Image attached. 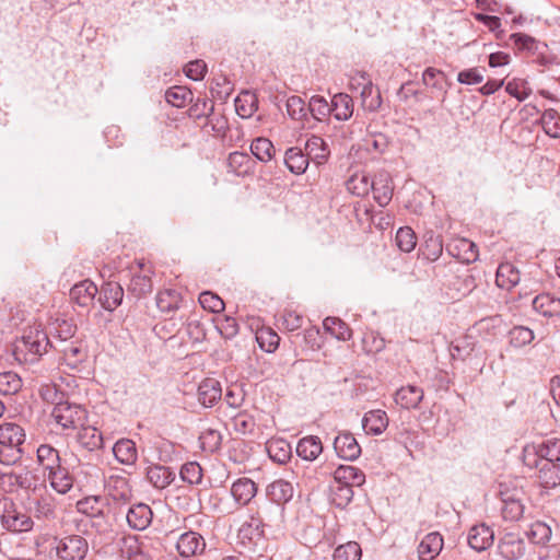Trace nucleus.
I'll use <instances>...</instances> for the list:
<instances>
[{
  "label": "nucleus",
  "mask_w": 560,
  "mask_h": 560,
  "mask_svg": "<svg viewBox=\"0 0 560 560\" xmlns=\"http://www.w3.org/2000/svg\"><path fill=\"white\" fill-rule=\"evenodd\" d=\"M267 497L273 504H267L262 510L257 512V517L252 518L249 526L259 528V526H273L277 525L282 518L283 509L281 504L290 501L293 497V487L289 481L278 479L271 482L266 490Z\"/></svg>",
  "instance_id": "nucleus-1"
},
{
  "label": "nucleus",
  "mask_w": 560,
  "mask_h": 560,
  "mask_svg": "<svg viewBox=\"0 0 560 560\" xmlns=\"http://www.w3.org/2000/svg\"><path fill=\"white\" fill-rule=\"evenodd\" d=\"M50 341L47 334L39 327H30L14 342L13 354L21 363H34L47 352Z\"/></svg>",
  "instance_id": "nucleus-2"
},
{
  "label": "nucleus",
  "mask_w": 560,
  "mask_h": 560,
  "mask_svg": "<svg viewBox=\"0 0 560 560\" xmlns=\"http://www.w3.org/2000/svg\"><path fill=\"white\" fill-rule=\"evenodd\" d=\"M0 523L4 529L14 534L27 533L34 527L31 515L21 511L9 497L0 498Z\"/></svg>",
  "instance_id": "nucleus-3"
},
{
  "label": "nucleus",
  "mask_w": 560,
  "mask_h": 560,
  "mask_svg": "<svg viewBox=\"0 0 560 560\" xmlns=\"http://www.w3.org/2000/svg\"><path fill=\"white\" fill-rule=\"evenodd\" d=\"M537 458L539 462H560V439L551 438L538 444L526 446L524 450V462L532 467V460Z\"/></svg>",
  "instance_id": "nucleus-4"
},
{
  "label": "nucleus",
  "mask_w": 560,
  "mask_h": 560,
  "mask_svg": "<svg viewBox=\"0 0 560 560\" xmlns=\"http://www.w3.org/2000/svg\"><path fill=\"white\" fill-rule=\"evenodd\" d=\"M51 417L62 429H78L83 425L86 412L80 405L67 400L63 405L54 407Z\"/></svg>",
  "instance_id": "nucleus-5"
},
{
  "label": "nucleus",
  "mask_w": 560,
  "mask_h": 560,
  "mask_svg": "<svg viewBox=\"0 0 560 560\" xmlns=\"http://www.w3.org/2000/svg\"><path fill=\"white\" fill-rule=\"evenodd\" d=\"M86 552L88 542L79 535L67 536L56 546V555L62 560H82Z\"/></svg>",
  "instance_id": "nucleus-6"
},
{
  "label": "nucleus",
  "mask_w": 560,
  "mask_h": 560,
  "mask_svg": "<svg viewBox=\"0 0 560 560\" xmlns=\"http://www.w3.org/2000/svg\"><path fill=\"white\" fill-rule=\"evenodd\" d=\"M144 261L139 260L137 262V269L133 267L130 268L131 279L128 284V292L133 296L140 299L151 293L152 291V280H151V270H144Z\"/></svg>",
  "instance_id": "nucleus-7"
},
{
  "label": "nucleus",
  "mask_w": 560,
  "mask_h": 560,
  "mask_svg": "<svg viewBox=\"0 0 560 560\" xmlns=\"http://www.w3.org/2000/svg\"><path fill=\"white\" fill-rule=\"evenodd\" d=\"M176 548L184 558L195 557L205 551L206 540L199 533L188 530L178 537Z\"/></svg>",
  "instance_id": "nucleus-8"
},
{
  "label": "nucleus",
  "mask_w": 560,
  "mask_h": 560,
  "mask_svg": "<svg viewBox=\"0 0 560 560\" xmlns=\"http://www.w3.org/2000/svg\"><path fill=\"white\" fill-rule=\"evenodd\" d=\"M28 511L38 520L55 518V504L51 495L45 491L28 497Z\"/></svg>",
  "instance_id": "nucleus-9"
},
{
  "label": "nucleus",
  "mask_w": 560,
  "mask_h": 560,
  "mask_svg": "<svg viewBox=\"0 0 560 560\" xmlns=\"http://www.w3.org/2000/svg\"><path fill=\"white\" fill-rule=\"evenodd\" d=\"M498 549L506 560H518L525 553V542L516 533H506L500 539Z\"/></svg>",
  "instance_id": "nucleus-10"
},
{
  "label": "nucleus",
  "mask_w": 560,
  "mask_h": 560,
  "mask_svg": "<svg viewBox=\"0 0 560 560\" xmlns=\"http://www.w3.org/2000/svg\"><path fill=\"white\" fill-rule=\"evenodd\" d=\"M334 448L340 458L354 460L361 454V446L350 432L340 433L335 438Z\"/></svg>",
  "instance_id": "nucleus-11"
},
{
  "label": "nucleus",
  "mask_w": 560,
  "mask_h": 560,
  "mask_svg": "<svg viewBox=\"0 0 560 560\" xmlns=\"http://www.w3.org/2000/svg\"><path fill=\"white\" fill-rule=\"evenodd\" d=\"M18 479V487L28 493V497L46 490L43 480L34 470L26 467L14 470Z\"/></svg>",
  "instance_id": "nucleus-12"
},
{
  "label": "nucleus",
  "mask_w": 560,
  "mask_h": 560,
  "mask_svg": "<svg viewBox=\"0 0 560 560\" xmlns=\"http://www.w3.org/2000/svg\"><path fill=\"white\" fill-rule=\"evenodd\" d=\"M532 466L537 468V477L544 488L550 489L560 485V465L551 462H539L534 458Z\"/></svg>",
  "instance_id": "nucleus-13"
},
{
  "label": "nucleus",
  "mask_w": 560,
  "mask_h": 560,
  "mask_svg": "<svg viewBox=\"0 0 560 560\" xmlns=\"http://www.w3.org/2000/svg\"><path fill=\"white\" fill-rule=\"evenodd\" d=\"M153 513L148 504L139 503L131 506L126 515L128 525L136 530H144L152 522Z\"/></svg>",
  "instance_id": "nucleus-14"
},
{
  "label": "nucleus",
  "mask_w": 560,
  "mask_h": 560,
  "mask_svg": "<svg viewBox=\"0 0 560 560\" xmlns=\"http://www.w3.org/2000/svg\"><path fill=\"white\" fill-rule=\"evenodd\" d=\"M493 539L494 533L486 524L475 525L468 533V544L477 551H482L489 548L493 544Z\"/></svg>",
  "instance_id": "nucleus-15"
},
{
  "label": "nucleus",
  "mask_w": 560,
  "mask_h": 560,
  "mask_svg": "<svg viewBox=\"0 0 560 560\" xmlns=\"http://www.w3.org/2000/svg\"><path fill=\"white\" fill-rule=\"evenodd\" d=\"M443 548V537L438 532L427 534L418 546L420 560H433Z\"/></svg>",
  "instance_id": "nucleus-16"
},
{
  "label": "nucleus",
  "mask_w": 560,
  "mask_h": 560,
  "mask_svg": "<svg viewBox=\"0 0 560 560\" xmlns=\"http://www.w3.org/2000/svg\"><path fill=\"white\" fill-rule=\"evenodd\" d=\"M372 183L371 190H373L375 201L381 207L387 206L393 197V185L389 174L381 172Z\"/></svg>",
  "instance_id": "nucleus-17"
},
{
  "label": "nucleus",
  "mask_w": 560,
  "mask_h": 560,
  "mask_svg": "<svg viewBox=\"0 0 560 560\" xmlns=\"http://www.w3.org/2000/svg\"><path fill=\"white\" fill-rule=\"evenodd\" d=\"M447 250L463 262H474L478 258L477 245L467 238H457L447 245Z\"/></svg>",
  "instance_id": "nucleus-18"
},
{
  "label": "nucleus",
  "mask_w": 560,
  "mask_h": 560,
  "mask_svg": "<svg viewBox=\"0 0 560 560\" xmlns=\"http://www.w3.org/2000/svg\"><path fill=\"white\" fill-rule=\"evenodd\" d=\"M222 397L220 382L206 378L198 386V400L205 407H212Z\"/></svg>",
  "instance_id": "nucleus-19"
},
{
  "label": "nucleus",
  "mask_w": 560,
  "mask_h": 560,
  "mask_svg": "<svg viewBox=\"0 0 560 560\" xmlns=\"http://www.w3.org/2000/svg\"><path fill=\"white\" fill-rule=\"evenodd\" d=\"M388 421L384 410H370L363 416L362 427L368 434L380 435L388 427Z\"/></svg>",
  "instance_id": "nucleus-20"
},
{
  "label": "nucleus",
  "mask_w": 560,
  "mask_h": 560,
  "mask_svg": "<svg viewBox=\"0 0 560 560\" xmlns=\"http://www.w3.org/2000/svg\"><path fill=\"white\" fill-rule=\"evenodd\" d=\"M124 290L117 282H108L102 287L98 301L106 311H114L121 304Z\"/></svg>",
  "instance_id": "nucleus-21"
},
{
  "label": "nucleus",
  "mask_w": 560,
  "mask_h": 560,
  "mask_svg": "<svg viewBox=\"0 0 560 560\" xmlns=\"http://www.w3.org/2000/svg\"><path fill=\"white\" fill-rule=\"evenodd\" d=\"M423 389L413 385L399 388L395 393V402L405 409L418 408L423 399Z\"/></svg>",
  "instance_id": "nucleus-22"
},
{
  "label": "nucleus",
  "mask_w": 560,
  "mask_h": 560,
  "mask_svg": "<svg viewBox=\"0 0 560 560\" xmlns=\"http://www.w3.org/2000/svg\"><path fill=\"white\" fill-rule=\"evenodd\" d=\"M25 438V431L21 425L13 422L0 424V445L22 447Z\"/></svg>",
  "instance_id": "nucleus-23"
},
{
  "label": "nucleus",
  "mask_w": 560,
  "mask_h": 560,
  "mask_svg": "<svg viewBox=\"0 0 560 560\" xmlns=\"http://www.w3.org/2000/svg\"><path fill=\"white\" fill-rule=\"evenodd\" d=\"M305 151L308 160L314 161L317 165L324 164L330 155L328 144L318 136H312L307 139Z\"/></svg>",
  "instance_id": "nucleus-24"
},
{
  "label": "nucleus",
  "mask_w": 560,
  "mask_h": 560,
  "mask_svg": "<svg viewBox=\"0 0 560 560\" xmlns=\"http://www.w3.org/2000/svg\"><path fill=\"white\" fill-rule=\"evenodd\" d=\"M336 483L359 487L364 483L365 475L354 466L341 465L334 472Z\"/></svg>",
  "instance_id": "nucleus-25"
},
{
  "label": "nucleus",
  "mask_w": 560,
  "mask_h": 560,
  "mask_svg": "<svg viewBox=\"0 0 560 560\" xmlns=\"http://www.w3.org/2000/svg\"><path fill=\"white\" fill-rule=\"evenodd\" d=\"M231 493L238 504L246 505L256 495L257 487L252 479L244 477L232 485Z\"/></svg>",
  "instance_id": "nucleus-26"
},
{
  "label": "nucleus",
  "mask_w": 560,
  "mask_h": 560,
  "mask_svg": "<svg viewBox=\"0 0 560 560\" xmlns=\"http://www.w3.org/2000/svg\"><path fill=\"white\" fill-rule=\"evenodd\" d=\"M97 291V287L91 280H83L72 287L70 296L78 305L88 306L93 302Z\"/></svg>",
  "instance_id": "nucleus-27"
},
{
  "label": "nucleus",
  "mask_w": 560,
  "mask_h": 560,
  "mask_svg": "<svg viewBox=\"0 0 560 560\" xmlns=\"http://www.w3.org/2000/svg\"><path fill=\"white\" fill-rule=\"evenodd\" d=\"M48 479L52 489L61 494L69 492L73 487V477L61 464L48 471Z\"/></svg>",
  "instance_id": "nucleus-28"
},
{
  "label": "nucleus",
  "mask_w": 560,
  "mask_h": 560,
  "mask_svg": "<svg viewBox=\"0 0 560 560\" xmlns=\"http://www.w3.org/2000/svg\"><path fill=\"white\" fill-rule=\"evenodd\" d=\"M147 478L154 488L164 489L174 480L175 472L168 467L153 465L148 467Z\"/></svg>",
  "instance_id": "nucleus-29"
},
{
  "label": "nucleus",
  "mask_w": 560,
  "mask_h": 560,
  "mask_svg": "<svg viewBox=\"0 0 560 560\" xmlns=\"http://www.w3.org/2000/svg\"><path fill=\"white\" fill-rule=\"evenodd\" d=\"M331 113L337 120H348L353 114V101L346 93H338L331 100Z\"/></svg>",
  "instance_id": "nucleus-30"
},
{
  "label": "nucleus",
  "mask_w": 560,
  "mask_h": 560,
  "mask_svg": "<svg viewBox=\"0 0 560 560\" xmlns=\"http://www.w3.org/2000/svg\"><path fill=\"white\" fill-rule=\"evenodd\" d=\"M372 182L373 180L365 172H359L348 178L346 187L352 195L364 197L370 192L371 187L373 186Z\"/></svg>",
  "instance_id": "nucleus-31"
},
{
  "label": "nucleus",
  "mask_w": 560,
  "mask_h": 560,
  "mask_svg": "<svg viewBox=\"0 0 560 560\" xmlns=\"http://www.w3.org/2000/svg\"><path fill=\"white\" fill-rule=\"evenodd\" d=\"M308 158L300 148H290L285 151L284 163L290 172L303 174L308 166Z\"/></svg>",
  "instance_id": "nucleus-32"
},
{
  "label": "nucleus",
  "mask_w": 560,
  "mask_h": 560,
  "mask_svg": "<svg viewBox=\"0 0 560 560\" xmlns=\"http://www.w3.org/2000/svg\"><path fill=\"white\" fill-rule=\"evenodd\" d=\"M322 442L317 436H306L299 441L296 453L305 460H314L322 453Z\"/></svg>",
  "instance_id": "nucleus-33"
},
{
  "label": "nucleus",
  "mask_w": 560,
  "mask_h": 560,
  "mask_svg": "<svg viewBox=\"0 0 560 560\" xmlns=\"http://www.w3.org/2000/svg\"><path fill=\"white\" fill-rule=\"evenodd\" d=\"M267 452L273 462L284 464L291 458L292 448L285 440L272 439L267 442Z\"/></svg>",
  "instance_id": "nucleus-34"
},
{
  "label": "nucleus",
  "mask_w": 560,
  "mask_h": 560,
  "mask_svg": "<svg viewBox=\"0 0 560 560\" xmlns=\"http://www.w3.org/2000/svg\"><path fill=\"white\" fill-rule=\"evenodd\" d=\"M495 282L502 289H511L520 282V272L510 262L501 264L497 270Z\"/></svg>",
  "instance_id": "nucleus-35"
},
{
  "label": "nucleus",
  "mask_w": 560,
  "mask_h": 560,
  "mask_svg": "<svg viewBox=\"0 0 560 560\" xmlns=\"http://www.w3.org/2000/svg\"><path fill=\"white\" fill-rule=\"evenodd\" d=\"M80 428L81 429L78 432L77 441L82 447L89 451H94L103 446L102 434L97 431L96 428L83 425Z\"/></svg>",
  "instance_id": "nucleus-36"
},
{
  "label": "nucleus",
  "mask_w": 560,
  "mask_h": 560,
  "mask_svg": "<svg viewBox=\"0 0 560 560\" xmlns=\"http://www.w3.org/2000/svg\"><path fill=\"white\" fill-rule=\"evenodd\" d=\"M114 455L118 462L125 465H131L137 460L136 444L128 439L119 440L113 447Z\"/></svg>",
  "instance_id": "nucleus-37"
},
{
  "label": "nucleus",
  "mask_w": 560,
  "mask_h": 560,
  "mask_svg": "<svg viewBox=\"0 0 560 560\" xmlns=\"http://www.w3.org/2000/svg\"><path fill=\"white\" fill-rule=\"evenodd\" d=\"M533 306L544 316H556L560 314V299L548 293L537 295L533 301Z\"/></svg>",
  "instance_id": "nucleus-38"
},
{
  "label": "nucleus",
  "mask_w": 560,
  "mask_h": 560,
  "mask_svg": "<svg viewBox=\"0 0 560 560\" xmlns=\"http://www.w3.org/2000/svg\"><path fill=\"white\" fill-rule=\"evenodd\" d=\"M37 462L45 470H52L61 464L59 452L49 444H42L37 448Z\"/></svg>",
  "instance_id": "nucleus-39"
},
{
  "label": "nucleus",
  "mask_w": 560,
  "mask_h": 560,
  "mask_svg": "<svg viewBox=\"0 0 560 560\" xmlns=\"http://www.w3.org/2000/svg\"><path fill=\"white\" fill-rule=\"evenodd\" d=\"M39 395L43 400L54 405V407H59L68 400L67 394L61 388V385L56 383L42 385L39 388Z\"/></svg>",
  "instance_id": "nucleus-40"
},
{
  "label": "nucleus",
  "mask_w": 560,
  "mask_h": 560,
  "mask_svg": "<svg viewBox=\"0 0 560 560\" xmlns=\"http://www.w3.org/2000/svg\"><path fill=\"white\" fill-rule=\"evenodd\" d=\"M156 306L161 312L170 313L178 308L182 301L180 293L173 289H165L156 294Z\"/></svg>",
  "instance_id": "nucleus-41"
},
{
  "label": "nucleus",
  "mask_w": 560,
  "mask_h": 560,
  "mask_svg": "<svg viewBox=\"0 0 560 560\" xmlns=\"http://www.w3.org/2000/svg\"><path fill=\"white\" fill-rule=\"evenodd\" d=\"M214 110V105L211 104L208 108V115L206 116V121L202 126L203 130L212 135L214 137H223L228 129L226 119L222 116H211Z\"/></svg>",
  "instance_id": "nucleus-42"
},
{
  "label": "nucleus",
  "mask_w": 560,
  "mask_h": 560,
  "mask_svg": "<svg viewBox=\"0 0 560 560\" xmlns=\"http://www.w3.org/2000/svg\"><path fill=\"white\" fill-rule=\"evenodd\" d=\"M235 110L242 118H249L257 110V97L250 92H243L235 98Z\"/></svg>",
  "instance_id": "nucleus-43"
},
{
  "label": "nucleus",
  "mask_w": 560,
  "mask_h": 560,
  "mask_svg": "<svg viewBox=\"0 0 560 560\" xmlns=\"http://www.w3.org/2000/svg\"><path fill=\"white\" fill-rule=\"evenodd\" d=\"M551 528L548 524L537 521L526 532L528 539L535 545H547L551 539Z\"/></svg>",
  "instance_id": "nucleus-44"
},
{
  "label": "nucleus",
  "mask_w": 560,
  "mask_h": 560,
  "mask_svg": "<svg viewBox=\"0 0 560 560\" xmlns=\"http://www.w3.org/2000/svg\"><path fill=\"white\" fill-rule=\"evenodd\" d=\"M192 93L189 89L175 85L166 90L165 101L174 107H184L187 102H190Z\"/></svg>",
  "instance_id": "nucleus-45"
},
{
  "label": "nucleus",
  "mask_w": 560,
  "mask_h": 560,
  "mask_svg": "<svg viewBox=\"0 0 560 560\" xmlns=\"http://www.w3.org/2000/svg\"><path fill=\"white\" fill-rule=\"evenodd\" d=\"M323 326L325 330L330 332L334 337L339 340H349L352 336V331L349 326L337 317H327L324 319Z\"/></svg>",
  "instance_id": "nucleus-46"
},
{
  "label": "nucleus",
  "mask_w": 560,
  "mask_h": 560,
  "mask_svg": "<svg viewBox=\"0 0 560 560\" xmlns=\"http://www.w3.org/2000/svg\"><path fill=\"white\" fill-rule=\"evenodd\" d=\"M541 125L545 132L552 138H560V115L557 110L549 108L541 115Z\"/></svg>",
  "instance_id": "nucleus-47"
},
{
  "label": "nucleus",
  "mask_w": 560,
  "mask_h": 560,
  "mask_svg": "<svg viewBox=\"0 0 560 560\" xmlns=\"http://www.w3.org/2000/svg\"><path fill=\"white\" fill-rule=\"evenodd\" d=\"M250 152L261 162H268L273 158L275 147L267 138H257L250 144Z\"/></svg>",
  "instance_id": "nucleus-48"
},
{
  "label": "nucleus",
  "mask_w": 560,
  "mask_h": 560,
  "mask_svg": "<svg viewBox=\"0 0 560 560\" xmlns=\"http://www.w3.org/2000/svg\"><path fill=\"white\" fill-rule=\"evenodd\" d=\"M502 502V515L504 520L517 521L522 517L524 513V505L520 499L514 497H503Z\"/></svg>",
  "instance_id": "nucleus-49"
},
{
  "label": "nucleus",
  "mask_w": 560,
  "mask_h": 560,
  "mask_svg": "<svg viewBox=\"0 0 560 560\" xmlns=\"http://www.w3.org/2000/svg\"><path fill=\"white\" fill-rule=\"evenodd\" d=\"M307 108L312 116L317 120H323L324 118L332 114L331 102L328 103L327 100L320 95L312 96L308 102Z\"/></svg>",
  "instance_id": "nucleus-50"
},
{
  "label": "nucleus",
  "mask_w": 560,
  "mask_h": 560,
  "mask_svg": "<svg viewBox=\"0 0 560 560\" xmlns=\"http://www.w3.org/2000/svg\"><path fill=\"white\" fill-rule=\"evenodd\" d=\"M22 388V380L14 372L0 373V393L3 395L16 394Z\"/></svg>",
  "instance_id": "nucleus-51"
},
{
  "label": "nucleus",
  "mask_w": 560,
  "mask_h": 560,
  "mask_svg": "<svg viewBox=\"0 0 560 560\" xmlns=\"http://www.w3.org/2000/svg\"><path fill=\"white\" fill-rule=\"evenodd\" d=\"M509 337L512 347L522 348L529 345L534 340L535 335L532 329L525 326H515L510 330Z\"/></svg>",
  "instance_id": "nucleus-52"
},
{
  "label": "nucleus",
  "mask_w": 560,
  "mask_h": 560,
  "mask_svg": "<svg viewBox=\"0 0 560 560\" xmlns=\"http://www.w3.org/2000/svg\"><path fill=\"white\" fill-rule=\"evenodd\" d=\"M259 347L266 352H273L280 341V337L271 328H262L256 335Z\"/></svg>",
  "instance_id": "nucleus-53"
},
{
  "label": "nucleus",
  "mask_w": 560,
  "mask_h": 560,
  "mask_svg": "<svg viewBox=\"0 0 560 560\" xmlns=\"http://www.w3.org/2000/svg\"><path fill=\"white\" fill-rule=\"evenodd\" d=\"M396 243L400 250L410 253L417 244V237L412 229L409 226L398 229L396 233Z\"/></svg>",
  "instance_id": "nucleus-54"
},
{
  "label": "nucleus",
  "mask_w": 560,
  "mask_h": 560,
  "mask_svg": "<svg viewBox=\"0 0 560 560\" xmlns=\"http://www.w3.org/2000/svg\"><path fill=\"white\" fill-rule=\"evenodd\" d=\"M361 548L358 542L349 541L335 549L334 560H359Z\"/></svg>",
  "instance_id": "nucleus-55"
},
{
  "label": "nucleus",
  "mask_w": 560,
  "mask_h": 560,
  "mask_svg": "<svg viewBox=\"0 0 560 560\" xmlns=\"http://www.w3.org/2000/svg\"><path fill=\"white\" fill-rule=\"evenodd\" d=\"M180 478L189 485H198L202 480V468L197 462H189L182 466Z\"/></svg>",
  "instance_id": "nucleus-56"
},
{
  "label": "nucleus",
  "mask_w": 560,
  "mask_h": 560,
  "mask_svg": "<svg viewBox=\"0 0 560 560\" xmlns=\"http://www.w3.org/2000/svg\"><path fill=\"white\" fill-rule=\"evenodd\" d=\"M101 501L100 497H88L78 501L77 509L82 514L96 517L102 514Z\"/></svg>",
  "instance_id": "nucleus-57"
},
{
  "label": "nucleus",
  "mask_w": 560,
  "mask_h": 560,
  "mask_svg": "<svg viewBox=\"0 0 560 560\" xmlns=\"http://www.w3.org/2000/svg\"><path fill=\"white\" fill-rule=\"evenodd\" d=\"M287 110L289 116L295 120H302L307 116L308 108L305 102L296 95H293L287 101Z\"/></svg>",
  "instance_id": "nucleus-58"
},
{
  "label": "nucleus",
  "mask_w": 560,
  "mask_h": 560,
  "mask_svg": "<svg viewBox=\"0 0 560 560\" xmlns=\"http://www.w3.org/2000/svg\"><path fill=\"white\" fill-rule=\"evenodd\" d=\"M353 487L336 483L331 490V500L335 505L345 508L353 498Z\"/></svg>",
  "instance_id": "nucleus-59"
},
{
  "label": "nucleus",
  "mask_w": 560,
  "mask_h": 560,
  "mask_svg": "<svg viewBox=\"0 0 560 560\" xmlns=\"http://www.w3.org/2000/svg\"><path fill=\"white\" fill-rule=\"evenodd\" d=\"M505 91L518 101L526 100L532 93V89L528 86V83L523 79H514L508 82Z\"/></svg>",
  "instance_id": "nucleus-60"
},
{
  "label": "nucleus",
  "mask_w": 560,
  "mask_h": 560,
  "mask_svg": "<svg viewBox=\"0 0 560 560\" xmlns=\"http://www.w3.org/2000/svg\"><path fill=\"white\" fill-rule=\"evenodd\" d=\"M443 80L444 73L443 71L429 67L422 73V83L431 88L433 90L442 91L443 90Z\"/></svg>",
  "instance_id": "nucleus-61"
},
{
  "label": "nucleus",
  "mask_w": 560,
  "mask_h": 560,
  "mask_svg": "<svg viewBox=\"0 0 560 560\" xmlns=\"http://www.w3.org/2000/svg\"><path fill=\"white\" fill-rule=\"evenodd\" d=\"M199 303L205 310L212 313H219L224 310L223 300L210 291H205L199 295Z\"/></svg>",
  "instance_id": "nucleus-62"
},
{
  "label": "nucleus",
  "mask_w": 560,
  "mask_h": 560,
  "mask_svg": "<svg viewBox=\"0 0 560 560\" xmlns=\"http://www.w3.org/2000/svg\"><path fill=\"white\" fill-rule=\"evenodd\" d=\"M23 454L22 447L0 445V463L3 465H14L23 457Z\"/></svg>",
  "instance_id": "nucleus-63"
},
{
  "label": "nucleus",
  "mask_w": 560,
  "mask_h": 560,
  "mask_svg": "<svg viewBox=\"0 0 560 560\" xmlns=\"http://www.w3.org/2000/svg\"><path fill=\"white\" fill-rule=\"evenodd\" d=\"M200 442L202 448L209 452H214L220 447L221 444V434L217 430H206L200 435Z\"/></svg>",
  "instance_id": "nucleus-64"
}]
</instances>
